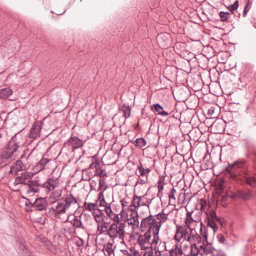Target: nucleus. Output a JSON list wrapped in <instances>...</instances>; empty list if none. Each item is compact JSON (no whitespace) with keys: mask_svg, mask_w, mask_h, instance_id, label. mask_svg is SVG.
<instances>
[{"mask_svg":"<svg viewBox=\"0 0 256 256\" xmlns=\"http://www.w3.org/2000/svg\"><path fill=\"white\" fill-rule=\"evenodd\" d=\"M62 201H58L52 209L54 213L55 216L62 220L64 222H68L70 217L68 214L67 218H64V215L68 212H73L78 208L77 200L70 192H68L62 198Z\"/></svg>","mask_w":256,"mask_h":256,"instance_id":"f257e3e1","label":"nucleus"},{"mask_svg":"<svg viewBox=\"0 0 256 256\" xmlns=\"http://www.w3.org/2000/svg\"><path fill=\"white\" fill-rule=\"evenodd\" d=\"M20 138L16 134L9 141L5 148L0 152V166L6 165L9 159L17 156L19 152L18 148L22 144Z\"/></svg>","mask_w":256,"mask_h":256,"instance_id":"f03ea898","label":"nucleus"},{"mask_svg":"<svg viewBox=\"0 0 256 256\" xmlns=\"http://www.w3.org/2000/svg\"><path fill=\"white\" fill-rule=\"evenodd\" d=\"M125 224L124 222H114L109 226L108 229L106 230V234L112 239L118 238L119 240H123L125 235Z\"/></svg>","mask_w":256,"mask_h":256,"instance_id":"7ed1b4c3","label":"nucleus"},{"mask_svg":"<svg viewBox=\"0 0 256 256\" xmlns=\"http://www.w3.org/2000/svg\"><path fill=\"white\" fill-rule=\"evenodd\" d=\"M140 228L142 231L150 232L152 234L160 230V224L157 223V220L154 216L150 214L142 219Z\"/></svg>","mask_w":256,"mask_h":256,"instance_id":"20e7f679","label":"nucleus"},{"mask_svg":"<svg viewBox=\"0 0 256 256\" xmlns=\"http://www.w3.org/2000/svg\"><path fill=\"white\" fill-rule=\"evenodd\" d=\"M28 156L24 157V154L21 156L20 159L16 161L10 167V173L14 175H16L18 172L24 170L28 168L26 164Z\"/></svg>","mask_w":256,"mask_h":256,"instance_id":"39448f33","label":"nucleus"},{"mask_svg":"<svg viewBox=\"0 0 256 256\" xmlns=\"http://www.w3.org/2000/svg\"><path fill=\"white\" fill-rule=\"evenodd\" d=\"M33 177L34 174L32 172H24L20 176H18L15 178L14 185L16 188L20 184L26 185Z\"/></svg>","mask_w":256,"mask_h":256,"instance_id":"423d86ee","label":"nucleus"},{"mask_svg":"<svg viewBox=\"0 0 256 256\" xmlns=\"http://www.w3.org/2000/svg\"><path fill=\"white\" fill-rule=\"evenodd\" d=\"M200 236L204 238L203 244L202 246H201V248H204V252L206 254L213 253L215 249L213 248L211 244L208 243V234L205 231L203 232V228H204V229H205L206 228L202 222H200Z\"/></svg>","mask_w":256,"mask_h":256,"instance_id":"0eeeda50","label":"nucleus"},{"mask_svg":"<svg viewBox=\"0 0 256 256\" xmlns=\"http://www.w3.org/2000/svg\"><path fill=\"white\" fill-rule=\"evenodd\" d=\"M151 237L152 234L146 232L139 236L138 242L142 250L152 248V244L150 242Z\"/></svg>","mask_w":256,"mask_h":256,"instance_id":"6e6552de","label":"nucleus"},{"mask_svg":"<svg viewBox=\"0 0 256 256\" xmlns=\"http://www.w3.org/2000/svg\"><path fill=\"white\" fill-rule=\"evenodd\" d=\"M242 163L240 162H236L232 164H229L226 168V171L230 174V177L232 180H236L238 176L236 172L237 169L240 168Z\"/></svg>","mask_w":256,"mask_h":256,"instance_id":"1a4fd4ad","label":"nucleus"},{"mask_svg":"<svg viewBox=\"0 0 256 256\" xmlns=\"http://www.w3.org/2000/svg\"><path fill=\"white\" fill-rule=\"evenodd\" d=\"M152 200L148 199L144 196H138L136 195L134 196L132 198L134 203L138 208L140 206H146L148 210H149V205L152 202Z\"/></svg>","mask_w":256,"mask_h":256,"instance_id":"9d476101","label":"nucleus"},{"mask_svg":"<svg viewBox=\"0 0 256 256\" xmlns=\"http://www.w3.org/2000/svg\"><path fill=\"white\" fill-rule=\"evenodd\" d=\"M40 184L38 180H34L32 178L30 180V182H28L26 186H27V189L26 192L27 194H35L38 192L40 190Z\"/></svg>","mask_w":256,"mask_h":256,"instance_id":"9b49d317","label":"nucleus"},{"mask_svg":"<svg viewBox=\"0 0 256 256\" xmlns=\"http://www.w3.org/2000/svg\"><path fill=\"white\" fill-rule=\"evenodd\" d=\"M84 142L80 139L78 137L71 136L68 140L67 144L68 146H70L72 150L78 148L82 147L84 144Z\"/></svg>","mask_w":256,"mask_h":256,"instance_id":"f8f14e48","label":"nucleus"},{"mask_svg":"<svg viewBox=\"0 0 256 256\" xmlns=\"http://www.w3.org/2000/svg\"><path fill=\"white\" fill-rule=\"evenodd\" d=\"M103 212H105L106 214V216L107 218H110V220H112L114 222H118V220H120V218L118 214H114L112 210L110 204H106V206L104 207V208L102 210Z\"/></svg>","mask_w":256,"mask_h":256,"instance_id":"ddd939ff","label":"nucleus"},{"mask_svg":"<svg viewBox=\"0 0 256 256\" xmlns=\"http://www.w3.org/2000/svg\"><path fill=\"white\" fill-rule=\"evenodd\" d=\"M92 216L98 224H101L108 220L107 216L104 214L102 210H97L92 212Z\"/></svg>","mask_w":256,"mask_h":256,"instance_id":"4468645a","label":"nucleus"},{"mask_svg":"<svg viewBox=\"0 0 256 256\" xmlns=\"http://www.w3.org/2000/svg\"><path fill=\"white\" fill-rule=\"evenodd\" d=\"M47 205L46 200L44 198H37L33 203L34 210H46Z\"/></svg>","mask_w":256,"mask_h":256,"instance_id":"2eb2a0df","label":"nucleus"},{"mask_svg":"<svg viewBox=\"0 0 256 256\" xmlns=\"http://www.w3.org/2000/svg\"><path fill=\"white\" fill-rule=\"evenodd\" d=\"M60 184L58 178H50L47 180L44 184V187L48 191L54 190Z\"/></svg>","mask_w":256,"mask_h":256,"instance_id":"dca6fc26","label":"nucleus"},{"mask_svg":"<svg viewBox=\"0 0 256 256\" xmlns=\"http://www.w3.org/2000/svg\"><path fill=\"white\" fill-rule=\"evenodd\" d=\"M41 130L40 126L38 122H36L32 125L28 136L30 138L36 139L40 136V132Z\"/></svg>","mask_w":256,"mask_h":256,"instance_id":"f3484780","label":"nucleus"},{"mask_svg":"<svg viewBox=\"0 0 256 256\" xmlns=\"http://www.w3.org/2000/svg\"><path fill=\"white\" fill-rule=\"evenodd\" d=\"M238 6V0H236L234 4L229 5L227 6V8L230 11L231 15H234V16L236 18L237 20L240 18V14L238 12L237 9Z\"/></svg>","mask_w":256,"mask_h":256,"instance_id":"a211bd4d","label":"nucleus"},{"mask_svg":"<svg viewBox=\"0 0 256 256\" xmlns=\"http://www.w3.org/2000/svg\"><path fill=\"white\" fill-rule=\"evenodd\" d=\"M50 160L43 158H42L38 164L34 166V170L36 172H39L43 170H44L46 168V164Z\"/></svg>","mask_w":256,"mask_h":256,"instance_id":"6ab92c4d","label":"nucleus"},{"mask_svg":"<svg viewBox=\"0 0 256 256\" xmlns=\"http://www.w3.org/2000/svg\"><path fill=\"white\" fill-rule=\"evenodd\" d=\"M236 196H238V198L242 199L244 200H249L252 198L251 191L250 190H248V191H244L242 190H238L236 192Z\"/></svg>","mask_w":256,"mask_h":256,"instance_id":"aec40b11","label":"nucleus"},{"mask_svg":"<svg viewBox=\"0 0 256 256\" xmlns=\"http://www.w3.org/2000/svg\"><path fill=\"white\" fill-rule=\"evenodd\" d=\"M151 110L155 111L158 114L162 116H167L169 114L168 112L164 111L163 107L158 103L153 104L151 107Z\"/></svg>","mask_w":256,"mask_h":256,"instance_id":"412c9836","label":"nucleus"},{"mask_svg":"<svg viewBox=\"0 0 256 256\" xmlns=\"http://www.w3.org/2000/svg\"><path fill=\"white\" fill-rule=\"evenodd\" d=\"M62 190L60 188L57 189L54 191L49 197V201L52 202H55L59 200L60 198L62 196Z\"/></svg>","mask_w":256,"mask_h":256,"instance_id":"4be33fe9","label":"nucleus"},{"mask_svg":"<svg viewBox=\"0 0 256 256\" xmlns=\"http://www.w3.org/2000/svg\"><path fill=\"white\" fill-rule=\"evenodd\" d=\"M185 224L186 225V228H188L190 230V228L192 229L195 227L196 224L192 216V212H188L187 213L185 219Z\"/></svg>","mask_w":256,"mask_h":256,"instance_id":"5701e85b","label":"nucleus"},{"mask_svg":"<svg viewBox=\"0 0 256 256\" xmlns=\"http://www.w3.org/2000/svg\"><path fill=\"white\" fill-rule=\"evenodd\" d=\"M138 212H136L135 216H132V218H130L128 219V225L132 226L133 228H138L140 224L138 220Z\"/></svg>","mask_w":256,"mask_h":256,"instance_id":"b1692460","label":"nucleus"},{"mask_svg":"<svg viewBox=\"0 0 256 256\" xmlns=\"http://www.w3.org/2000/svg\"><path fill=\"white\" fill-rule=\"evenodd\" d=\"M168 213L164 214L162 212L154 216L156 218V219L157 220V223H158V224H160V228L161 227L162 224L166 222L168 219Z\"/></svg>","mask_w":256,"mask_h":256,"instance_id":"393cba45","label":"nucleus"},{"mask_svg":"<svg viewBox=\"0 0 256 256\" xmlns=\"http://www.w3.org/2000/svg\"><path fill=\"white\" fill-rule=\"evenodd\" d=\"M108 222H105L101 224H98L97 232L98 234H106V230L108 229Z\"/></svg>","mask_w":256,"mask_h":256,"instance_id":"a878e982","label":"nucleus"},{"mask_svg":"<svg viewBox=\"0 0 256 256\" xmlns=\"http://www.w3.org/2000/svg\"><path fill=\"white\" fill-rule=\"evenodd\" d=\"M137 170L138 173V174H137L138 176H147L151 171L150 168H144L141 163L138 165Z\"/></svg>","mask_w":256,"mask_h":256,"instance_id":"bb28decb","label":"nucleus"},{"mask_svg":"<svg viewBox=\"0 0 256 256\" xmlns=\"http://www.w3.org/2000/svg\"><path fill=\"white\" fill-rule=\"evenodd\" d=\"M70 222L76 228H84L80 216H74V218Z\"/></svg>","mask_w":256,"mask_h":256,"instance_id":"cd10ccee","label":"nucleus"},{"mask_svg":"<svg viewBox=\"0 0 256 256\" xmlns=\"http://www.w3.org/2000/svg\"><path fill=\"white\" fill-rule=\"evenodd\" d=\"M12 90L10 88H5L0 90V98H6L12 94Z\"/></svg>","mask_w":256,"mask_h":256,"instance_id":"c85d7f7f","label":"nucleus"},{"mask_svg":"<svg viewBox=\"0 0 256 256\" xmlns=\"http://www.w3.org/2000/svg\"><path fill=\"white\" fill-rule=\"evenodd\" d=\"M160 230H158L152 233V236H153V238L152 240V242H150V244H152V248L153 247L156 248V245L158 244V242L160 240V238L158 236Z\"/></svg>","mask_w":256,"mask_h":256,"instance_id":"c756f323","label":"nucleus"},{"mask_svg":"<svg viewBox=\"0 0 256 256\" xmlns=\"http://www.w3.org/2000/svg\"><path fill=\"white\" fill-rule=\"evenodd\" d=\"M27 248L26 245L22 244H20V251L22 255V256H32L31 252Z\"/></svg>","mask_w":256,"mask_h":256,"instance_id":"7c9ffc66","label":"nucleus"},{"mask_svg":"<svg viewBox=\"0 0 256 256\" xmlns=\"http://www.w3.org/2000/svg\"><path fill=\"white\" fill-rule=\"evenodd\" d=\"M134 146L142 148L146 146V142L143 138H136L134 142Z\"/></svg>","mask_w":256,"mask_h":256,"instance_id":"2f4dec72","label":"nucleus"},{"mask_svg":"<svg viewBox=\"0 0 256 256\" xmlns=\"http://www.w3.org/2000/svg\"><path fill=\"white\" fill-rule=\"evenodd\" d=\"M98 201L99 202V206L100 207H104L106 206V204H108L107 203L104 198L103 191L100 192L98 194Z\"/></svg>","mask_w":256,"mask_h":256,"instance_id":"473e14b6","label":"nucleus"},{"mask_svg":"<svg viewBox=\"0 0 256 256\" xmlns=\"http://www.w3.org/2000/svg\"><path fill=\"white\" fill-rule=\"evenodd\" d=\"M95 174L100 178H104L106 176L107 172L104 168L98 166V168H96V170H95Z\"/></svg>","mask_w":256,"mask_h":256,"instance_id":"72a5a7b5","label":"nucleus"},{"mask_svg":"<svg viewBox=\"0 0 256 256\" xmlns=\"http://www.w3.org/2000/svg\"><path fill=\"white\" fill-rule=\"evenodd\" d=\"M245 182L250 186L254 188L256 186V180L253 176H245Z\"/></svg>","mask_w":256,"mask_h":256,"instance_id":"f704fd0d","label":"nucleus"},{"mask_svg":"<svg viewBox=\"0 0 256 256\" xmlns=\"http://www.w3.org/2000/svg\"><path fill=\"white\" fill-rule=\"evenodd\" d=\"M210 217V220H214L217 222H219L220 224H222V220L220 218L217 216L216 212L214 210H210L208 215V218Z\"/></svg>","mask_w":256,"mask_h":256,"instance_id":"c9c22d12","label":"nucleus"},{"mask_svg":"<svg viewBox=\"0 0 256 256\" xmlns=\"http://www.w3.org/2000/svg\"><path fill=\"white\" fill-rule=\"evenodd\" d=\"M122 110L126 118H128L130 117V108L129 106L124 104L122 108Z\"/></svg>","mask_w":256,"mask_h":256,"instance_id":"e433bc0d","label":"nucleus"},{"mask_svg":"<svg viewBox=\"0 0 256 256\" xmlns=\"http://www.w3.org/2000/svg\"><path fill=\"white\" fill-rule=\"evenodd\" d=\"M219 16H220V20L222 21L226 22L230 18L231 14L228 12H220L219 13Z\"/></svg>","mask_w":256,"mask_h":256,"instance_id":"4c0bfd02","label":"nucleus"},{"mask_svg":"<svg viewBox=\"0 0 256 256\" xmlns=\"http://www.w3.org/2000/svg\"><path fill=\"white\" fill-rule=\"evenodd\" d=\"M180 244L178 243L175 244L172 248L170 250V256H178V250L180 248Z\"/></svg>","mask_w":256,"mask_h":256,"instance_id":"58836bf2","label":"nucleus"},{"mask_svg":"<svg viewBox=\"0 0 256 256\" xmlns=\"http://www.w3.org/2000/svg\"><path fill=\"white\" fill-rule=\"evenodd\" d=\"M174 240L178 242H180L181 240L183 238L182 234H181L180 231V226H177V228L176 230V234L174 236Z\"/></svg>","mask_w":256,"mask_h":256,"instance_id":"ea45409f","label":"nucleus"},{"mask_svg":"<svg viewBox=\"0 0 256 256\" xmlns=\"http://www.w3.org/2000/svg\"><path fill=\"white\" fill-rule=\"evenodd\" d=\"M104 250L106 252H107L109 256H110L112 254H114V250L113 248V244L112 243L108 242L104 246Z\"/></svg>","mask_w":256,"mask_h":256,"instance_id":"a19ab883","label":"nucleus"},{"mask_svg":"<svg viewBox=\"0 0 256 256\" xmlns=\"http://www.w3.org/2000/svg\"><path fill=\"white\" fill-rule=\"evenodd\" d=\"M216 222L214 220H210L209 218H208V226H210L214 232L218 230Z\"/></svg>","mask_w":256,"mask_h":256,"instance_id":"79ce46f5","label":"nucleus"},{"mask_svg":"<svg viewBox=\"0 0 256 256\" xmlns=\"http://www.w3.org/2000/svg\"><path fill=\"white\" fill-rule=\"evenodd\" d=\"M24 206L26 211H32L34 210L33 203L32 204L28 199H26Z\"/></svg>","mask_w":256,"mask_h":256,"instance_id":"37998d69","label":"nucleus"},{"mask_svg":"<svg viewBox=\"0 0 256 256\" xmlns=\"http://www.w3.org/2000/svg\"><path fill=\"white\" fill-rule=\"evenodd\" d=\"M158 196L161 197L160 194H162V191L164 189V183L162 182L161 179L159 180L158 182Z\"/></svg>","mask_w":256,"mask_h":256,"instance_id":"c03bdc74","label":"nucleus"},{"mask_svg":"<svg viewBox=\"0 0 256 256\" xmlns=\"http://www.w3.org/2000/svg\"><path fill=\"white\" fill-rule=\"evenodd\" d=\"M180 227L181 234H182L183 238H184L185 235L188 236V234H190V232H192V228H190V230L188 228H186L184 230V228L182 226H180Z\"/></svg>","mask_w":256,"mask_h":256,"instance_id":"a18cd8bd","label":"nucleus"},{"mask_svg":"<svg viewBox=\"0 0 256 256\" xmlns=\"http://www.w3.org/2000/svg\"><path fill=\"white\" fill-rule=\"evenodd\" d=\"M83 206L84 208L86 210L92 212H94V208H93L92 203L84 202Z\"/></svg>","mask_w":256,"mask_h":256,"instance_id":"49530a36","label":"nucleus"},{"mask_svg":"<svg viewBox=\"0 0 256 256\" xmlns=\"http://www.w3.org/2000/svg\"><path fill=\"white\" fill-rule=\"evenodd\" d=\"M176 193V190L174 188H172L170 194H168V198H169V204H170V202L172 200H175L176 198H175V194Z\"/></svg>","mask_w":256,"mask_h":256,"instance_id":"de8ad7c7","label":"nucleus"},{"mask_svg":"<svg viewBox=\"0 0 256 256\" xmlns=\"http://www.w3.org/2000/svg\"><path fill=\"white\" fill-rule=\"evenodd\" d=\"M107 186L106 185V182L104 180H99V190H103L104 191L106 190Z\"/></svg>","mask_w":256,"mask_h":256,"instance_id":"09e8293b","label":"nucleus"},{"mask_svg":"<svg viewBox=\"0 0 256 256\" xmlns=\"http://www.w3.org/2000/svg\"><path fill=\"white\" fill-rule=\"evenodd\" d=\"M99 163L97 162H92L89 166L88 168V170H90L91 169H95V170H96V168H98L99 166Z\"/></svg>","mask_w":256,"mask_h":256,"instance_id":"8fccbe9b","label":"nucleus"},{"mask_svg":"<svg viewBox=\"0 0 256 256\" xmlns=\"http://www.w3.org/2000/svg\"><path fill=\"white\" fill-rule=\"evenodd\" d=\"M201 214H202V212H198L197 213V214H196V216H194L193 217V219H194V222L196 224L197 222H200V220H201V217H200Z\"/></svg>","mask_w":256,"mask_h":256,"instance_id":"3c124183","label":"nucleus"},{"mask_svg":"<svg viewBox=\"0 0 256 256\" xmlns=\"http://www.w3.org/2000/svg\"><path fill=\"white\" fill-rule=\"evenodd\" d=\"M138 207L136 206V205L134 203L133 200L132 202V204L128 206V209L131 212H136V208Z\"/></svg>","mask_w":256,"mask_h":256,"instance_id":"603ef678","label":"nucleus"},{"mask_svg":"<svg viewBox=\"0 0 256 256\" xmlns=\"http://www.w3.org/2000/svg\"><path fill=\"white\" fill-rule=\"evenodd\" d=\"M86 174L88 175V178L84 179V180H90V179H91L92 178L96 176L95 173L93 174L92 172H90V170H88V169L86 170Z\"/></svg>","mask_w":256,"mask_h":256,"instance_id":"864d4df0","label":"nucleus"},{"mask_svg":"<svg viewBox=\"0 0 256 256\" xmlns=\"http://www.w3.org/2000/svg\"><path fill=\"white\" fill-rule=\"evenodd\" d=\"M148 182V180L147 178H146L145 179H142V178H140V176H138L136 184H145L147 183Z\"/></svg>","mask_w":256,"mask_h":256,"instance_id":"5fc2aeb1","label":"nucleus"},{"mask_svg":"<svg viewBox=\"0 0 256 256\" xmlns=\"http://www.w3.org/2000/svg\"><path fill=\"white\" fill-rule=\"evenodd\" d=\"M200 210H204V207L207 205L206 200L204 198L200 199Z\"/></svg>","mask_w":256,"mask_h":256,"instance_id":"6e6d98bb","label":"nucleus"},{"mask_svg":"<svg viewBox=\"0 0 256 256\" xmlns=\"http://www.w3.org/2000/svg\"><path fill=\"white\" fill-rule=\"evenodd\" d=\"M217 239L219 242L223 244L225 241V238L222 234H218L217 236Z\"/></svg>","mask_w":256,"mask_h":256,"instance_id":"4d7b16f0","label":"nucleus"},{"mask_svg":"<svg viewBox=\"0 0 256 256\" xmlns=\"http://www.w3.org/2000/svg\"><path fill=\"white\" fill-rule=\"evenodd\" d=\"M250 8V7L249 6V4L247 3L246 5L245 6L244 9L243 10V14L242 16L244 17L246 14H247Z\"/></svg>","mask_w":256,"mask_h":256,"instance_id":"13d9d810","label":"nucleus"},{"mask_svg":"<svg viewBox=\"0 0 256 256\" xmlns=\"http://www.w3.org/2000/svg\"><path fill=\"white\" fill-rule=\"evenodd\" d=\"M120 203L122 207V210H124L126 207L128 208V202H127L124 199L121 200Z\"/></svg>","mask_w":256,"mask_h":256,"instance_id":"bf43d9fd","label":"nucleus"},{"mask_svg":"<svg viewBox=\"0 0 256 256\" xmlns=\"http://www.w3.org/2000/svg\"><path fill=\"white\" fill-rule=\"evenodd\" d=\"M148 250V252H146L144 256H152V254H153V252H152V248H147Z\"/></svg>","mask_w":256,"mask_h":256,"instance_id":"052dcab7","label":"nucleus"},{"mask_svg":"<svg viewBox=\"0 0 256 256\" xmlns=\"http://www.w3.org/2000/svg\"><path fill=\"white\" fill-rule=\"evenodd\" d=\"M92 204L93 205V208H94V211L97 210H100L98 208L99 206V202H98V200L96 201V202L94 203H92Z\"/></svg>","mask_w":256,"mask_h":256,"instance_id":"680f3d73","label":"nucleus"},{"mask_svg":"<svg viewBox=\"0 0 256 256\" xmlns=\"http://www.w3.org/2000/svg\"><path fill=\"white\" fill-rule=\"evenodd\" d=\"M76 243L78 246H83L84 242L82 238H79Z\"/></svg>","mask_w":256,"mask_h":256,"instance_id":"e2e57ef3","label":"nucleus"},{"mask_svg":"<svg viewBox=\"0 0 256 256\" xmlns=\"http://www.w3.org/2000/svg\"><path fill=\"white\" fill-rule=\"evenodd\" d=\"M131 254L134 255V256H140V253L136 250L134 249L130 250Z\"/></svg>","mask_w":256,"mask_h":256,"instance_id":"0e129e2a","label":"nucleus"},{"mask_svg":"<svg viewBox=\"0 0 256 256\" xmlns=\"http://www.w3.org/2000/svg\"><path fill=\"white\" fill-rule=\"evenodd\" d=\"M186 240L188 241V242H192V238L190 236V234H188V236H186L185 235V236L184 238Z\"/></svg>","mask_w":256,"mask_h":256,"instance_id":"69168bd1","label":"nucleus"},{"mask_svg":"<svg viewBox=\"0 0 256 256\" xmlns=\"http://www.w3.org/2000/svg\"><path fill=\"white\" fill-rule=\"evenodd\" d=\"M178 256H184L185 254H183L182 250L181 248V246H180V248L178 250Z\"/></svg>","mask_w":256,"mask_h":256,"instance_id":"338daca9","label":"nucleus"},{"mask_svg":"<svg viewBox=\"0 0 256 256\" xmlns=\"http://www.w3.org/2000/svg\"><path fill=\"white\" fill-rule=\"evenodd\" d=\"M156 248H166V243L160 242L158 244L156 245Z\"/></svg>","mask_w":256,"mask_h":256,"instance_id":"774afa93","label":"nucleus"}]
</instances>
